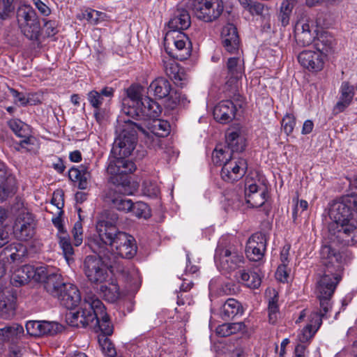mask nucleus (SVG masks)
Returning a JSON list of instances; mask_svg holds the SVG:
<instances>
[{
	"instance_id": "obj_9",
	"label": "nucleus",
	"mask_w": 357,
	"mask_h": 357,
	"mask_svg": "<svg viewBox=\"0 0 357 357\" xmlns=\"http://www.w3.org/2000/svg\"><path fill=\"white\" fill-rule=\"evenodd\" d=\"M34 247H5L0 253V279L11 264H18L32 256Z\"/></svg>"
},
{
	"instance_id": "obj_47",
	"label": "nucleus",
	"mask_w": 357,
	"mask_h": 357,
	"mask_svg": "<svg viewBox=\"0 0 357 357\" xmlns=\"http://www.w3.org/2000/svg\"><path fill=\"white\" fill-rule=\"evenodd\" d=\"M61 329V326L54 321H40V336L52 335L57 333Z\"/></svg>"
},
{
	"instance_id": "obj_37",
	"label": "nucleus",
	"mask_w": 357,
	"mask_h": 357,
	"mask_svg": "<svg viewBox=\"0 0 357 357\" xmlns=\"http://www.w3.org/2000/svg\"><path fill=\"white\" fill-rule=\"evenodd\" d=\"M119 278L109 279V284H102L100 287V293L102 297L110 303L116 302L121 297V292L116 280Z\"/></svg>"
},
{
	"instance_id": "obj_8",
	"label": "nucleus",
	"mask_w": 357,
	"mask_h": 357,
	"mask_svg": "<svg viewBox=\"0 0 357 357\" xmlns=\"http://www.w3.org/2000/svg\"><path fill=\"white\" fill-rule=\"evenodd\" d=\"M38 279L36 282H42L45 289L52 296H58L59 291L66 284L62 276L55 268L49 266H38Z\"/></svg>"
},
{
	"instance_id": "obj_16",
	"label": "nucleus",
	"mask_w": 357,
	"mask_h": 357,
	"mask_svg": "<svg viewBox=\"0 0 357 357\" xmlns=\"http://www.w3.org/2000/svg\"><path fill=\"white\" fill-rule=\"evenodd\" d=\"M89 306L95 307L96 312V324H98L101 334L100 335L109 336L113 333V326L109 319V317L105 311V307L99 299L88 298L87 300Z\"/></svg>"
},
{
	"instance_id": "obj_26",
	"label": "nucleus",
	"mask_w": 357,
	"mask_h": 357,
	"mask_svg": "<svg viewBox=\"0 0 357 357\" xmlns=\"http://www.w3.org/2000/svg\"><path fill=\"white\" fill-rule=\"evenodd\" d=\"M222 44L225 50L230 54H238L240 40L237 29L232 24L225 26L221 33Z\"/></svg>"
},
{
	"instance_id": "obj_3",
	"label": "nucleus",
	"mask_w": 357,
	"mask_h": 357,
	"mask_svg": "<svg viewBox=\"0 0 357 357\" xmlns=\"http://www.w3.org/2000/svg\"><path fill=\"white\" fill-rule=\"evenodd\" d=\"M134 172L132 163L123 167V163L119 161L112 163L107 169L109 182L113 184L105 191V201L119 211L129 213L132 209V201L126 198V195H132L137 186L130 181V174Z\"/></svg>"
},
{
	"instance_id": "obj_4",
	"label": "nucleus",
	"mask_w": 357,
	"mask_h": 357,
	"mask_svg": "<svg viewBox=\"0 0 357 357\" xmlns=\"http://www.w3.org/2000/svg\"><path fill=\"white\" fill-rule=\"evenodd\" d=\"M329 216L338 228L337 234H330L329 243H343V245L356 244L357 215L353 211L349 195L333 202L329 210Z\"/></svg>"
},
{
	"instance_id": "obj_55",
	"label": "nucleus",
	"mask_w": 357,
	"mask_h": 357,
	"mask_svg": "<svg viewBox=\"0 0 357 357\" xmlns=\"http://www.w3.org/2000/svg\"><path fill=\"white\" fill-rule=\"evenodd\" d=\"M295 125L296 119L292 114H287L282 119V126L287 135L293 132Z\"/></svg>"
},
{
	"instance_id": "obj_32",
	"label": "nucleus",
	"mask_w": 357,
	"mask_h": 357,
	"mask_svg": "<svg viewBox=\"0 0 357 357\" xmlns=\"http://www.w3.org/2000/svg\"><path fill=\"white\" fill-rule=\"evenodd\" d=\"M227 80L225 84L236 83L243 74V61L239 56L231 57L227 61Z\"/></svg>"
},
{
	"instance_id": "obj_12",
	"label": "nucleus",
	"mask_w": 357,
	"mask_h": 357,
	"mask_svg": "<svg viewBox=\"0 0 357 357\" xmlns=\"http://www.w3.org/2000/svg\"><path fill=\"white\" fill-rule=\"evenodd\" d=\"M248 169L246 160L243 158L227 159L221 170L222 178L227 183H234L241 179Z\"/></svg>"
},
{
	"instance_id": "obj_57",
	"label": "nucleus",
	"mask_w": 357,
	"mask_h": 357,
	"mask_svg": "<svg viewBox=\"0 0 357 357\" xmlns=\"http://www.w3.org/2000/svg\"><path fill=\"white\" fill-rule=\"evenodd\" d=\"M10 92L14 98V102L15 104L24 107L26 106L29 102V98L23 93H20L14 89H10Z\"/></svg>"
},
{
	"instance_id": "obj_13",
	"label": "nucleus",
	"mask_w": 357,
	"mask_h": 357,
	"mask_svg": "<svg viewBox=\"0 0 357 357\" xmlns=\"http://www.w3.org/2000/svg\"><path fill=\"white\" fill-rule=\"evenodd\" d=\"M149 121L146 123L144 128L141 125V128L139 131L144 135L146 142H154L155 138L166 137L170 129L169 123L165 120H161L158 118L149 119Z\"/></svg>"
},
{
	"instance_id": "obj_18",
	"label": "nucleus",
	"mask_w": 357,
	"mask_h": 357,
	"mask_svg": "<svg viewBox=\"0 0 357 357\" xmlns=\"http://www.w3.org/2000/svg\"><path fill=\"white\" fill-rule=\"evenodd\" d=\"M191 24L190 16L185 9H176L172 17L170 18L168 26L169 31L165 37V42L169 43V36L175 33L183 32L187 29Z\"/></svg>"
},
{
	"instance_id": "obj_1",
	"label": "nucleus",
	"mask_w": 357,
	"mask_h": 357,
	"mask_svg": "<svg viewBox=\"0 0 357 357\" xmlns=\"http://www.w3.org/2000/svg\"><path fill=\"white\" fill-rule=\"evenodd\" d=\"M321 268L317 273L316 292L320 309L311 313L309 323L298 335L299 342L310 341L322 324V318L332 309L331 298L342 279L343 266L346 261L344 253L337 247H321Z\"/></svg>"
},
{
	"instance_id": "obj_25",
	"label": "nucleus",
	"mask_w": 357,
	"mask_h": 357,
	"mask_svg": "<svg viewBox=\"0 0 357 357\" xmlns=\"http://www.w3.org/2000/svg\"><path fill=\"white\" fill-rule=\"evenodd\" d=\"M114 90L105 86L100 91L92 90L87 93V100L93 109H106L114 97Z\"/></svg>"
},
{
	"instance_id": "obj_5",
	"label": "nucleus",
	"mask_w": 357,
	"mask_h": 357,
	"mask_svg": "<svg viewBox=\"0 0 357 357\" xmlns=\"http://www.w3.org/2000/svg\"><path fill=\"white\" fill-rule=\"evenodd\" d=\"M139 128H141V124L133 122L130 119L124 120L123 123L119 126L120 132L113 143L107 169L112 163L121 161L123 163V167L127 166L128 163H132L134 171L136 169L135 164L128 158L136 147Z\"/></svg>"
},
{
	"instance_id": "obj_11",
	"label": "nucleus",
	"mask_w": 357,
	"mask_h": 357,
	"mask_svg": "<svg viewBox=\"0 0 357 357\" xmlns=\"http://www.w3.org/2000/svg\"><path fill=\"white\" fill-rule=\"evenodd\" d=\"M36 225L33 215L23 211L18 214L15 220L13 234L19 241H28L33 236Z\"/></svg>"
},
{
	"instance_id": "obj_36",
	"label": "nucleus",
	"mask_w": 357,
	"mask_h": 357,
	"mask_svg": "<svg viewBox=\"0 0 357 357\" xmlns=\"http://www.w3.org/2000/svg\"><path fill=\"white\" fill-rule=\"evenodd\" d=\"M266 179L257 172H251L245 179V192H256L257 190L263 192V188L267 187Z\"/></svg>"
},
{
	"instance_id": "obj_64",
	"label": "nucleus",
	"mask_w": 357,
	"mask_h": 357,
	"mask_svg": "<svg viewBox=\"0 0 357 357\" xmlns=\"http://www.w3.org/2000/svg\"><path fill=\"white\" fill-rule=\"evenodd\" d=\"M247 10L252 15H262L264 10V5L260 2L252 1Z\"/></svg>"
},
{
	"instance_id": "obj_43",
	"label": "nucleus",
	"mask_w": 357,
	"mask_h": 357,
	"mask_svg": "<svg viewBox=\"0 0 357 357\" xmlns=\"http://www.w3.org/2000/svg\"><path fill=\"white\" fill-rule=\"evenodd\" d=\"M17 17L18 24L20 25L25 22L36 20L38 16L33 8L31 6H24L19 8Z\"/></svg>"
},
{
	"instance_id": "obj_20",
	"label": "nucleus",
	"mask_w": 357,
	"mask_h": 357,
	"mask_svg": "<svg viewBox=\"0 0 357 357\" xmlns=\"http://www.w3.org/2000/svg\"><path fill=\"white\" fill-rule=\"evenodd\" d=\"M103 231L98 236L103 245H112L114 243L119 245H136L137 243L132 236L126 232L117 231L116 227H110L107 233L106 230Z\"/></svg>"
},
{
	"instance_id": "obj_62",
	"label": "nucleus",
	"mask_w": 357,
	"mask_h": 357,
	"mask_svg": "<svg viewBox=\"0 0 357 357\" xmlns=\"http://www.w3.org/2000/svg\"><path fill=\"white\" fill-rule=\"evenodd\" d=\"M40 321H30L26 324L27 333L31 335L40 336Z\"/></svg>"
},
{
	"instance_id": "obj_53",
	"label": "nucleus",
	"mask_w": 357,
	"mask_h": 357,
	"mask_svg": "<svg viewBox=\"0 0 357 357\" xmlns=\"http://www.w3.org/2000/svg\"><path fill=\"white\" fill-rule=\"evenodd\" d=\"M295 37L297 43L303 47L310 45L312 42L314 43L315 40L311 32L298 31Z\"/></svg>"
},
{
	"instance_id": "obj_48",
	"label": "nucleus",
	"mask_w": 357,
	"mask_h": 357,
	"mask_svg": "<svg viewBox=\"0 0 357 357\" xmlns=\"http://www.w3.org/2000/svg\"><path fill=\"white\" fill-rule=\"evenodd\" d=\"M130 212L139 218L146 219L150 216L149 207L143 202H132V209Z\"/></svg>"
},
{
	"instance_id": "obj_41",
	"label": "nucleus",
	"mask_w": 357,
	"mask_h": 357,
	"mask_svg": "<svg viewBox=\"0 0 357 357\" xmlns=\"http://www.w3.org/2000/svg\"><path fill=\"white\" fill-rule=\"evenodd\" d=\"M238 82L225 84V90L227 93L226 96L229 98L234 105L241 107L243 103V97L238 93Z\"/></svg>"
},
{
	"instance_id": "obj_63",
	"label": "nucleus",
	"mask_w": 357,
	"mask_h": 357,
	"mask_svg": "<svg viewBox=\"0 0 357 357\" xmlns=\"http://www.w3.org/2000/svg\"><path fill=\"white\" fill-rule=\"evenodd\" d=\"M44 21V27L45 33L48 37L54 36L58 32L57 23L54 20Z\"/></svg>"
},
{
	"instance_id": "obj_54",
	"label": "nucleus",
	"mask_w": 357,
	"mask_h": 357,
	"mask_svg": "<svg viewBox=\"0 0 357 357\" xmlns=\"http://www.w3.org/2000/svg\"><path fill=\"white\" fill-rule=\"evenodd\" d=\"M74 245H80L83 241V228L81 221L75 223L72 229Z\"/></svg>"
},
{
	"instance_id": "obj_28",
	"label": "nucleus",
	"mask_w": 357,
	"mask_h": 357,
	"mask_svg": "<svg viewBox=\"0 0 357 357\" xmlns=\"http://www.w3.org/2000/svg\"><path fill=\"white\" fill-rule=\"evenodd\" d=\"M15 185V178L7 171L6 165L0 162V202L14 194Z\"/></svg>"
},
{
	"instance_id": "obj_60",
	"label": "nucleus",
	"mask_w": 357,
	"mask_h": 357,
	"mask_svg": "<svg viewBox=\"0 0 357 357\" xmlns=\"http://www.w3.org/2000/svg\"><path fill=\"white\" fill-rule=\"evenodd\" d=\"M247 243H255L257 245H266L267 243V238L265 234L262 232H257L248 238Z\"/></svg>"
},
{
	"instance_id": "obj_40",
	"label": "nucleus",
	"mask_w": 357,
	"mask_h": 357,
	"mask_svg": "<svg viewBox=\"0 0 357 357\" xmlns=\"http://www.w3.org/2000/svg\"><path fill=\"white\" fill-rule=\"evenodd\" d=\"M245 197L248 204L252 208H258L264 204L268 197V187L263 188V192L257 190L256 192H245Z\"/></svg>"
},
{
	"instance_id": "obj_39",
	"label": "nucleus",
	"mask_w": 357,
	"mask_h": 357,
	"mask_svg": "<svg viewBox=\"0 0 357 357\" xmlns=\"http://www.w3.org/2000/svg\"><path fill=\"white\" fill-rule=\"evenodd\" d=\"M236 276L240 279L241 282L250 289H257L261 284V278L257 273H250L243 268L237 272Z\"/></svg>"
},
{
	"instance_id": "obj_27",
	"label": "nucleus",
	"mask_w": 357,
	"mask_h": 357,
	"mask_svg": "<svg viewBox=\"0 0 357 357\" xmlns=\"http://www.w3.org/2000/svg\"><path fill=\"white\" fill-rule=\"evenodd\" d=\"M57 298L61 304L68 309H73L81 301V295L77 287L70 283L66 284L59 291Z\"/></svg>"
},
{
	"instance_id": "obj_35",
	"label": "nucleus",
	"mask_w": 357,
	"mask_h": 357,
	"mask_svg": "<svg viewBox=\"0 0 357 357\" xmlns=\"http://www.w3.org/2000/svg\"><path fill=\"white\" fill-rule=\"evenodd\" d=\"M243 313V309L241 303L234 298H228L223 304L220 316L222 319L227 321L241 316Z\"/></svg>"
},
{
	"instance_id": "obj_6",
	"label": "nucleus",
	"mask_w": 357,
	"mask_h": 357,
	"mask_svg": "<svg viewBox=\"0 0 357 357\" xmlns=\"http://www.w3.org/2000/svg\"><path fill=\"white\" fill-rule=\"evenodd\" d=\"M185 5L197 18L206 22L217 20L224 10L222 0H185Z\"/></svg>"
},
{
	"instance_id": "obj_34",
	"label": "nucleus",
	"mask_w": 357,
	"mask_h": 357,
	"mask_svg": "<svg viewBox=\"0 0 357 357\" xmlns=\"http://www.w3.org/2000/svg\"><path fill=\"white\" fill-rule=\"evenodd\" d=\"M24 335V328L18 324H13L0 328V342L15 343Z\"/></svg>"
},
{
	"instance_id": "obj_22",
	"label": "nucleus",
	"mask_w": 357,
	"mask_h": 357,
	"mask_svg": "<svg viewBox=\"0 0 357 357\" xmlns=\"http://www.w3.org/2000/svg\"><path fill=\"white\" fill-rule=\"evenodd\" d=\"M137 109V115L132 117V119L135 120L146 121L158 118L162 112L160 105L155 100L148 96L144 97L140 106Z\"/></svg>"
},
{
	"instance_id": "obj_19",
	"label": "nucleus",
	"mask_w": 357,
	"mask_h": 357,
	"mask_svg": "<svg viewBox=\"0 0 357 357\" xmlns=\"http://www.w3.org/2000/svg\"><path fill=\"white\" fill-rule=\"evenodd\" d=\"M102 249V255L106 259L119 262L126 269L135 268L132 266H126L122 261L119 260V257L121 259H132L137 254V247H98Z\"/></svg>"
},
{
	"instance_id": "obj_59",
	"label": "nucleus",
	"mask_w": 357,
	"mask_h": 357,
	"mask_svg": "<svg viewBox=\"0 0 357 357\" xmlns=\"http://www.w3.org/2000/svg\"><path fill=\"white\" fill-rule=\"evenodd\" d=\"M340 98L351 102L354 97V87L350 86L347 82H343L340 88Z\"/></svg>"
},
{
	"instance_id": "obj_10",
	"label": "nucleus",
	"mask_w": 357,
	"mask_h": 357,
	"mask_svg": "<svg viewBox=\"0 0 357 357\" xmlns=\"http://www.w3.org/2000/svg\"><path fill=\"white\" fill-rule=\"evenodd\" d=\"M214 259L218 266L227 271L240 268L244 261L243 257L238 254L234 247H217Z\"/></svg>"
},
{
	"instance_id": "obj_44",
	"label": "nucleus",
	"mask_w": 357,
	"mask_h": 357,
	"mask_svg": "<svg viewBox=\"0 0 357 357\" xmlns=\"http://www.w3.org/2000/svg\"><path fill=\"white\" fill-rule=\"evenodd\" d=\"M333 45V38L331 36H327L324 34H321L314 40V47L317 51L321 52L324 54L328 53L332 48Z\"/></svg>"
},
{
	"instance_id": "obj_14",
	"label": "nucleus",
	"mask_w": 357,
	"mask_h": 357,
	"mask_svg": "<svg viewBox=\"0 0 357 357\" xmlns=\"http://www.w3.org/2000/svg\"><path fill=\"white\" fill-rule=\"evenodd\" d=\"M8 126L16 136L22 138L19 142L20 146L26 151L32 150L36 139L31 135L30 126L19 119L10 120Z\"/></svg>"
},
{
	"instance_id": "obj_56",
	"label": "nucleus",
	"mask_w": 357,
	"mask_h": 357,
	"mask_svg": "<svg viewBox=\"0 0 357 357\" xmlns=\"http://www.w3.org/2000/svg\"><path fill=\"white\" fill-rule=\"evenodd\" d=\"M84 173H89L88 165H82L78 168L72 167L69 170V178L72 181H77L79 176Z\"/></svg>"
},
{
	"instance_id": "obj_2",
	"label": "nucleus",
	"mask_w": 357,
	"mask_h": 357,
	"mask_svg": "<svg viewBox=\"0 0 357 357\" xmlns=\"http://www.w3.org/2000/svg\"><path fill=\"white\" fill-rule=\"evenodd\" d=\"M98 255L87 256L84 261V272L88 280L93 284H102L109 281L110 275L116 278L122 279L130 287L138 289L141 284L139 273L136 268L126 269L119 262L112 261L104 258L102 249Z\"/></svg>"
},
{
	"instance_id": "obj_45",
	"label": "nucleus",
	"mask_w": 357,
	"mask_h": 357,
	"mask_svg": "<svg viewBox=\"0 0 357 357\" xmlns=\"http://www.w3.org/2000/svg\"><path fill=\"white\" fill-rule=\"evenodd\" d=\"M243 327L241 322L224 324L216 328V333L220 336L226 337L242 330Z\"/></svg>"
},
{
	"instance_id": "obj_29",
	"label": "nucleus",
	"mask_w": 357,
	"mask_h": 357,
	"mask_svg": "<svg viewBox=\"0 0 357 357\" xmlns=\"http://www.w3.org/2000/svg\"><path fill=\"white\" fill-rule=\"evenodd\" d=\"M236 110V106L231 100H225L221 101L215 107L213 116L217 121L221 123H227L235 117Z\"/></svg>"
},
{
	"instance_id": "obj_33",
	"label": "nucleus",
	"mask_w": 357,
	"mask_h": 357,
	"mask_svg": "<svg viewBox=\"0 0 357 357\" xmlns=\"http://www.w3.org/2000/svg\"><path fill=\"white\" fill-rule=\"evenodd\" d=\"M172 89L170 82L164 77L154 79L148 88V92L158 98H164L170 94Z\"/></svg>"
},
{
	"instance_id": "obj_49",
	"label": "nucleus",
	"mask_w": 357,
	"mask_h": 357,
	"mask_svg": "<svg viewBox=\"0 0 357 357\" xmlns=\"http://www.w3.org/2000/svg\"><path fill=\"white\" fill-rule=\"evenodd\" d=\"M98 340L101 350L105 355L109 357H114L116 356V349L110 340L107 336L98 335Z\"/></svg>"
},
{
	"instance_id": "obj_46",
	"label": "nucleus",
	"mask_w": 357,
	"mask_h": 357,
	"mask_svg": "<svg viewBox=\"0 0 357 357\" xmlns=\"http://www.w3.org/2000/svg\"><path fill=\"white\" fill-rule=\"evenodd\" d=\"M234 155L228 150L227 147H216L212 155V160L216 165H224L227 159L232 158Z\"/></svg>"
},
{
	"instance_id": "obj_24",
	"label": "nucleus",
	"mask_w": 357,
	"mask_h": 357,
	"mask_svg": "<svg viewBox=\"0 0 357 357\" xmlns=\"http://www.w3.org/2000/svg\"><path fill=\"white\" fill-rule=\"evenodd\" d=\"M172 39L173 44L176 48V52H168L169 56L176 58L181 61L188 59L191 54L192 43L183 32L178 33L176 36L174 34L169 36V40Z\"/></svg>"
},
{
	"instance_id": "obj_42",
	"label": "nucleus",
	"mask_w": 357,
	"mask_h": 357,
	"mask_svg": "<svg viewBox=\"0 0 357 357\" xmlns=\"http://www.w3.org/2000/svg\"><path fill=\"white\" fill-rule=\"evenodd\" d=\"M119 216L114 212H109L107 215V220H99L96 225V229L98 236L103 231H109L110 227H115V224L117 222Z\"/></svg>"
},
{
	"instance_id": "obj_31",
	"label": "nucleus",
	"mask_w": 357,
	"mask_h": 357,
	"mask_svg": "<svg viewBox=\"0 0 357 357\" xmlns=\"http://www.w3.org/2000/svg\"><path fill=\"white\" fill-rule=\"evenodd\" d=\"M16 298L9 291H0V317L9 319L15 314Z\"/></svg>"
},
{
	"instance_id": "obj_15",
	"label": "nucleus",
	"mask_w": 357,
	"mask_h": 357,
	"mask_svg": "<svg viewBox=\"0 0 357 357\" xmlns=\"http://www.w3.org/2000/svg\"><path fill=\"white\" fill-rule=\"evenodd\" d=\"M14 264H11L9 266L10 269V279L13 285L20 287L28 283L31 280L36 282L38 267L24 265L17 268Z\"/></svg>"
},
{
	"instance_id": "obj_30",
	"label": "nucleus",
	"mask_w": 357,
	"mask_h": 357,
	"mask_svg": "<svg viewBox=\"0 0 357 357\" xmlns=\"http://www.w3.org/2000/svg\"><path fill=\"white\" fill-rule=\"evenodd\" d=\"M225 139L226 146L233 155L235 153H241L245 150L246 140L239 130L228 129L225 135Z\"/></svg>"
},
{
	"instance_id": "obj_51",
	"label": "nucleus",
	"mask_w": 357,
	"mask_h": 357,
	"mask_svg": "<svg viewBox=\"0 0 357 357\" xmlns=\"http://www.w3.org/2000/svg\"><path fill=\"white\" fill-rule=\"evenodd\" d=\"M267 299H268V312L270 313H278L279 312L278 309V295L274 289H268L266 291Z\"/></svg>"
},
{
	"instance_id": "obj_38",
	"label": "nucleus",
	"mask_w": 357,
	"mask_h": 357,
	"mask_svg": "<svg viewBox=\"0 0 357 357\" xmlns=\"http://www.w3.org/2000/svg\"><path fill=\"white\" fill-rule=\"evenodd\" d=\"M23 34L31 40H38L40 34V24L38 17L36 20L19 25Z\"/></svg>"
},
{
	"instance_id": "obj_50",
	"label": "nucleus",
	"mask_w": 357,
	"mask_h": 357,
	"mask_svg": "<svg viewBox=\"0 0 357 357\" xmlns=\"http://www.w3.org/2000/svg\"><path fill=\"white\" fill-rule=\"evenodd\" d=\"M266 247H245V255L247 257L253 261L261 260L264 256Z\"/></svg>"
},
{
	"instance_id": "obj_58",
	"label": "nucleus",
	"mask_w": 357,
	"mask_h": 357,
	"mask_svg": "<svg viewBox=\"0 0 357 357\" xmlns=\"http://www.w3.org/2000/svg\"><path fill=\"white\" fill-rule=\"evenodd\" d=\"M287 264H281L277 268L275 272V278L276 279L281 282H287L289 271L288 270Z\"/></svg>"
},
{
	"instance_id": "obj_61",
	"label": "nucleus",
	"mask_w": 357,
	"mask_h": 357,
	"mask_svg": "<svg viewBox=\"0 0 357 357\" xmlns=\"http://www.w3.org/2000/svg\"><path fill=\"white\" fill-rule=\"evenodd\" d=\"M31 1L42 15L47 17L51 14L50 8L44 1L41 0H31Z\"/></svg>"
},
{
	"instance_id": "obj_7",
	"label": "nucleus",
	"mask_w": 357,
	"mask_h": 357,
	"mask_svg": "<svg viewBox=\"0 0 357 357\" xmlns=\"http://www.w3.org/2000/svg\"><path fill=\"white\" fill-rule=\"evenodd\" d=\"M89 298H93V300L98 299L96 295L88 294L85 296L79 310L77 311L70 310L66 313V321L69 326L76 328H85L95 321V307L87 305L86 300Z\"/></svg>"
},
{
	"instance_id": "obj_17",
	"label": "nucleus",
	"mask_w": 357,
	"mask_h": 357,
	"mask_svg": "<svg viewBox=\"0 0 357 357\" xmlns=\"http://www.w3.org/2000/svg\"><path fill=\"white\" fill-rule=\"evenodd\" d=\"M298 61L304 68L312 73L321 71L324 66V56L317 50L302 51L298 55Z\"/></svg>"
},
{
	"instance_id": "obj_52",
	"label": "nucleus",
	"mask_w": 357,
	"mask_h": 357,
	"mask_svg": "<svg viewBox=\"0 0 357 357\" xmlns=\"http://www.w3.org/2000/svg\"><path fill=\"white\" fill-rule=\"evenodd\" d=\"M14 0H0V18L8 19L14 10Z\"/></svg>"
},
{
	"instance_id": "obj_21",
	"label": "nucleus",
	"mask_w": 357,
	"mask_h": 357,
	"mask_svg": "<svg viewBox=\"0 0 357 357\" xmlns=\"http://www.w3.org/2000/svg\"><path fill=\"white\" fill-rule=\"evenodd\" d=\"M163 70L165 74L172 79L174 83L183 88L188 81V76L184 70L181 68L172 56L162 59Z\"/></svg>"
},
{
	"instance_id": "obj_23",
	"label": "nucleus",
	"mask_w": 357,
	"mask_h": 357,
	"mask_svg": "<svg viewBox=\"0 0 357 357\" xmlns=\"http://www.w3.org/2000/svg\"><path fill=\"white\" fill-rule=\"evenodd\" d=\"M126 97L123 100V112L128 116L132 117L137 115V109L140 106L142 96L139 88L134 86H130L126 91Z\"/></svg>"
}]
</instances>
